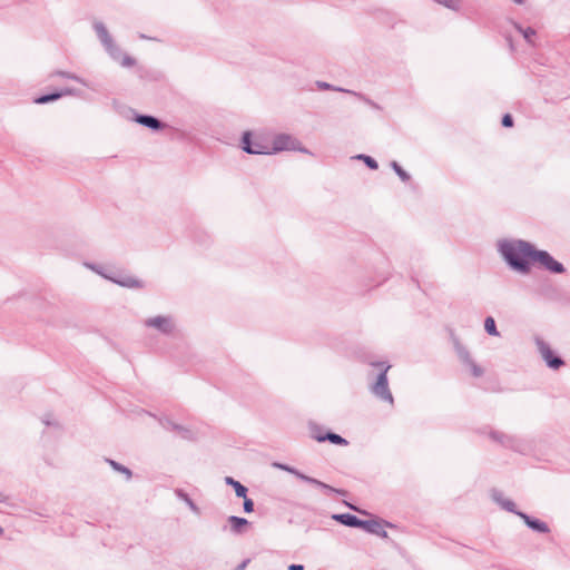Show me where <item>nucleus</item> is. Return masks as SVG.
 <instances>
[{
	"instance_id": "1",
	"label": "nucleus",
	"mask_w": 570,
	"mask_h": 570,
	"mask_svg": "<svg viewBox=\"0 0 570 570\" xmlns=\"http://www.w3.org/2000/svg\"><path fill=\"white\" fill-rule=\"evenodd\" d=\"M505 263L514 271L525 274L532 262L541 263L547 269L562 273L563 266L554 261L548 252H501Z\"/></svg>"
},
{
	"instance_id": "2",
	"label": "nucleus",
	"mask_w": 570,
	"mask_h": 570,
	"mask_svg": "<svg viewBox=\"0 0 570 570\" xmlns=\"http://www.w3.org/2000/svg\"><path fill=\"white\" fill-rule=\"evenodd\" d=\"M373 365L381 367V373L377 375L376 382L371 385V392L380 400L390 403L391 405L394 403L393 395L389 389L387 382V371L390 370V365L381 362L373 363Z\"/></svg>"
},
{
	"instance_id": "3",
	"label": "nucleus",
	"mask_w": 570,
	"mask_h": 570,
	"mask_svg": "<svg viewBox=\"0 0 570 570\" xmlns=\"http://www.w3.org/2000/svg\"><path fill=\"white\" fill-rule=\"evenodd\" d=\"M243 149L248 154L271 155V139L263 134L256 135L254 138L249 131L243 135Z\"/></svg>"
},
{
	"instance_id": "4",
	"label": "nucleus",
	"mask_w": 570,
	"mask_h": 570,
	"mask_svg": "<svg viewBox=\"0 0 570 570\" xmlns=\"http://www.w3.org/2000/svg\"><path fill=\"white\" fill-rule=\"evenodd\" d=\"M88 268L92 269L97 274L104 276L105 278H108L116 284H119L124 287H140V282L131 276H121L118 275L115 271H111L109 268L102 267V266H96L92 264H85Z\"/></svg>"
},
{
	"instance_id": "5",
	"label": "nucleus",
	"mask_w": 570,
	"mask_h": 570,
	"mask_svg": "<svg viewBox=\"0 0 570 570\" xmlns=\"http://www.w3.org/2000/svg\"><path fill=\"white\" fill-rule=\"evenodd\" d=\"M284 150L305 151L296 138L287 134H278L271 139V154Z\"/></svg>"
},
{
	"instance_id": "6",
	"label": "nucleus",
	"mask_w": 570,
	"mask_h": 570,
	"mask_svg": "<svg viewBox=\"0 0 570 570\" xmlns=\"http://www.w3.org/2000/svg\"><path fill=\"white\" fill-rule=\"evenodd\" d=\"M144 325L154 328L160 334L171 335L176 330V323L173 316L156 315L144 321Z\"/></svg>"
},
{
	"instance_id": "7",
	"label": "nucleus",
	"mask_w": 570,
	"mask_h": 570,
	"mask_svg": "<svg viewBox=\"0 0 570 570\" xmlns=\"http://www.w3.org/2000/svg\"><path fill=\"white\" fill-rule=\"evenodd\" d=\"M273 466L274 468H277L279 470H283V471H286L293 475H295L296 478H298L299 480L304 481V482H307L309 484H313V485H316L321 489H324L326 490L327 492H338L336 489L332 488L331 485L328 484H325L324 482L320 481V480H316L314 478H311L302 472H299L297 469L293 468V466H289L287 464H283V463H273Z\"/></svg>"
},
{
	"instance_id": "8",
	"label": "nucleus",
	"mask_w": 570,
	"mask_h": 570,
	"mask_svg": "<svg viewBox=\"0 0 570 570\" xmlns=\"http://www.w3.org/2000/svg\"><path fill=\"white\" fill-rule=\"evenodd\" d=\"M537 347L540 352L541 357L544 360L547 365L553 370H558L561 365H563V361L558 357L553 356L552 350L550 348L549 344L544 342L542 338L537 337L535 338Z\"/></svg>"
},
{
	"instance_id": "9",
	"label": "nucleus",
	"mask_w": 570,
	"mask_h": 570,
	"mask_svg": "<svg viewBox=\"0 0 570 570\" xmlns=\"http://www.w3.org/2000/svg\"><path fill=\"white\" fill-rule=\"evenodd\" d=\"M385 525H390L389 523H384L379 520H362L361 529L365 530L368 533L379 535L381 538H387V532L385 531Z\"/></svg>"
},
{
	"instance_id": "10",
	"label": "nucleus",
	"mask_w": 570,
	"mask_h": 570,
	"mask_svg": "<svg viewBox=\"0 0 570 570\" xmlns=\"http://www.w3.org/2000/svg\"><path fill=\"white\" fill-rule=\"evenodd\" d=\"M515 514L519 515L524 521V523L533 531H537L540 533L549 532V527L546 522L540 521L538 519H533L523 512H515Z\"/></svg>"
},
{
	"instance_id": "11",
	"label": "nucleus",
	"mask_w": 570,
	"mask_h": 570,
	"mask_svg": "<svg viewBox=\"0 0 570 570\" xmlns=\"http://www.w3.org/2000/svg\"><path fill=\"white\" fill-rule=\"evenodd\" d=\"M458 354H459L460 360L470 367V370L474 376L478 377V376L482 375V373H483L482 368L472 361L469 352L464 347L459 346Z\"/></svg>"
},
{
	"instance_id": "12",
	"label": "nucleus",
	"mask_w": 570,
	"mask_h": 570,
	"mask_svg": "<svg viewBox=\"0 0 570 570\" xmlns=\"http://www.w3.org/2000/svg\"><path fill=\"white\" fill-rule=\"evenodd\" d=\"M332 519L352 528H361L362 520L350 513L332 514Z\"/></svg>"
},
{
	"instance_id": "13",
	"label": "nucleus",
	"mask_w": 570,
	"mask_h": 570,
	"mask_svg": "<svg viewBox=\"0 0 570 570\" xmlns=\"http://www.w3.org/2000/svg\"><path fill=\"white\" fill-rule=\"evenodd\" d=\"M491 497L502 509H504L509 512H512V513L518 512L515 510L514 502L510 499L504 498L501 492L494 490V491H492Z\"/></svg>"
},
{
	"instance_id": "14",
	"label": "nucleus",
	"mask_w": 570,
	"mask_h": 570,
	"mask_svg": "<svg viewBox=\"0 0 570 570\" xmlns=\"http://www.w3.org/2000/svg\"><path fill=\"white\" fill-rule=\"evenodd\" d=\"M499 249H532V246L523 240L504 239L499 244Z\"/></svg>"
},
{
	"instance_id": "15",
	"label": "nucleus",
	"mask_w": 570,
	"mask_h": 570,
	"mask_svg": "<svg viewBox=\"0 0 570 570\" xmlns=\"http://www.w3.org/2000/svg\"><path fill=\"white\" fill-rule=\"evenodd\" d=\"M228 522L230 524L232 531L237 534L243 533L244 528L248 525V521L245 518L236 515H230L228 518Z\"/></svg>"
},
{
	"instance_id": "16",
	"label": "nucleus",
	"mask_w": 570,
	"mask_h": 570,
	"mask_svg": "<svg viewBox=\"0 0 570 570\" xmlns=\"http://www.w3.org/2000/svg\"><path fill=\"white\" fill-rule=\"evenodd\" d=\"M175 494L178 499H180L181 501H184L188 508L196 514H199V508L195 504V502L189 498V495L187 493H185L183 490L180 489H177L175 491Z\"/></svg>"
},
{
	"instance_id": "17",
	"label": "nucleus",
	"mask_w": 570,
	"mask_h": 570,
	"mask_svg": "<svg viewBox=\"0 0 570 570\" xmlns=\"http://www.w3.org/2000/svg\"><path fill=\"white\" fill-rule=\"evenodd\" d=\"M492 436L497 439L500 443H502L504 446L512 448L514 450H519L517 445V440L513 436L505 435V434H499L493 433Z\"/></svg>"
},
{
	"instance_id": "18",
	"label": "nucleus",
	"mask_w": 570,
	"mask_h": 570,
	"mask_svg": "<svg viewBox=\"0 0 570 570\" xmlns=\"http://www.w3.org/2000/svg\"><path fill=\"white\" fill-rule=\"evenodd\" d=\"M225 482L227 484L232 485L235 489V493H236L237 497H239V498H245L246 497L247 489L243 484H240L238 481L234 480L230 476H227L225 479Z\"/></svg>"
},
{
	"instance_id": "19",
	"label": "nucleus",
	"mask_w": 570,
	"mask_h": 570,
	"mask_svg": "<svg viewBox=\"0 0 570 570\" xmlns=\"http://www.w3.org/2000/svg\"><path fill=\"white\" fill-rule=\"evenodd\" d=\"M316 440L320 442L328 440L330 442H332L334 444H341V445L347 444V441L344 438H342L341 435L335 434V433H327L324 436H316Z\"/></svg>"
},
{
	"instance_id": "20",
	"label": "nucleus",
	"mask_w": 570,
	"mask_h": 570,
	"mask_svg": "<svg viewBox=\"0 0 570 570\" xmlns=\"http://www.w3.org/2000/svg\"><path fill=\"white\" fill-rule=\"evenodd\" d=\"M484 330H485V332L489 335H492V336H499L500 335V333L498 332L497 326H495V321L491 316H488L484 320Z\"/></svg>"
},
{
	"instance_id": "21",
	"label": "nucleus",
	"mask_w": 570,
	"mask_h": 570,
	"mask_svg": "<svg viewBox=\"0 0 570 570\" xmlns=\"http://www.w3.org/2000/svg\"><path fill=\"white\" fill-rule=\"evenodd\" d=\"M138 122L145 125V126H148L150 128H154V129H159L160 128V122L154 118V117H150V116H140L138 117Z\"/></svg>"
},
{
	"instance_id": "22",
	"label": "nucleus",
	"mask_w": 570,
	"mask_h": 570,
	"mask_svg": "<svg viewBox=\"0 0 570 570\" xmlns=\"http://www.w3.org/2000/svg\"><path fill=\"white\" fill-rule=\"evenodd\" d=\"M61 96H62V94H60V92L52 94V95H46V96H41V97L37 98L35 100V102L42 105V104H47L49 101H53V100L60 98Z\"/></svg>"
},
{
	"instance_id": "23",
	"label": "nucleus",
	"mask_w": 570,
	"mask_h": 570,
	"mask_svg": "<svg viewBox=\"0 0 570 570\" xmlns=\"http://www.w3.org/2000/svg\"><path fill=\"white\" fill-rule=\"evenodd\" d=\"M109 463H110V465H111L116 471H119V472H121V473H125L128 480L131 478V471H130L128 468H126V466H124V465H121V464H119V463H117V462H115V461H109Z\"/></svg>"
},
{
	"instance_id": "24",
	"label": "nucleus",
	"mask_w": 570,
	"mask_h": 570,
	"mask_svg": "<svg viewBox=\"0 0 570 570\" xmlns=\"http://www.w3.org/2000/svg\"><path fill=\"white\" fill-rule=\"evenodd\" d=\"M119 62L122 67H132L135 65V59L127 56V55H122L120 58H119Z\"/></svg>"
},
{
	"instance_id": "25",
	"label": "nucleus",
	"mask_w": 570,
	"mask_h": 570,
	"mask_svg": "<svg viewBox=\"0 0 570 570\" xmlns=\"http://www.w3.org/2000/svg\"><path fill=\"white\" fill-rule=\"evenodd\" d=\"M357 158L364 160V163L371 168V169H377V163L371 158L370 156L360 155Z\"/></svg>"
},
{
	"instance_id": "26",
	"label": "nucleus",
	"mask_w": 570,
	"mask_h": 570,
	"mask_svg": "<svg viewBox=\"0 0 570 570\" xmlns=\"http://www.w3.org/2000/svg\"><path fill=\"white\" fill-rule=\"evenodd\" d=\"M254 510V502L248 499L247 497L244 498V511L247 513L253 512Z\"/></svg>"
},
{
	"instance_id": "27",
	"label": "nucleus",
	"mask_w": 570,
	"mask_h": 570,
	"mask_svg": "<svg viewBox=\"0 0 570 570\" xmlns=\"http://www.w3.org/2000/svg\"><path fill=\"white\" fill-rule=\"evenodd\" d=\"M393 168L395 169L397 175L402 178V180L409 179V175L396 163H393Z\"/></svg>"
},
{
	"instance_id": "28",
	"label": "nucleus",
	"mask_w": 570,
	"mask_h": 570,
	"mask_svg": "<svg viewBox=\"0 0 570 570\" xmlns=\"http://www.w3.org/2000/svg\"><path fill=\"white\" fill-rule=\"evenodd\" d=\"M502 125L504 127H512L513 126V119H512L511 115L507 114V115L503 116Z\"/></svg>"
},
{
	"instance_id": "29",
	"label": "nucleus",
	"mask_w": 570,
	"mask_h": 570,
	"mask_svg": "<svg viewBox=\"0 0 570 570\" xmlns=\"http://www.w3.org/2000/svg\"><path fill=\"white\" fill-rule=\"evenodd\" d=\"M436 1L446 7H454L458 2V0H436Z\"/></svg>"
},
{
	"instance_id": "30",
	"label": "nucleus",
	"mask_w": 570,
	"mask_h": 570,
	"mask_svg": "<svg viewBox=\"0 0 570 570\" xmlns=\"http://www.w3.org/2000/svg\"><path fill=\"white\" fill-rule=\"evenodd\" d=\"M248 563L249 559H246L240 564H238L235 570H245Z\"/></svg>"
},
{
	"instance_id": "31",
	"label": "nucleus",
	"mask_w": 570,
	"mask_h": 570,
	"mask_svg": "<svg viewBox=\"0 0 570 570\" xmlns=\"http://www.w3.org/2000/svg\"><path fill=\"white\" fill-rule=\"evenodd\" d=\"M288 570H304V567L302 564H291Z\"/></svg>"
},
{
	"instance_id": "32",
	"label": "nucleus",
	"mask_w": 570,
	"mask_h": 570,
	"mask_svg": "<svg viewBox=\"0 0 570 570\" xmlns=\"http://www.w3.org/2000/svg\"><path fill=\"white\" fill-rule=\"evenodd\" d=\"M531 35H534V31L530 30L524 33L527 38L531 37Z\"/></svg>"
},
{
	"instance_id": "33",
	"label": "nucleus",
	"mask_w": 570,
	"mask_h": 570,
	"mask_svg": "<svg viewBox=\"0 0 570 570\" xmlns=\"http://www.w3.org/2000/svg\"><path fill=\"white\" fill-rule=\"evenodd\" d=\"M512 1L518 3V4H522L525 0H512Z\"/></svg>"
},
{
	"instance_id": "34",
	"label": "nucleus",
	"mask_w": 570,
	"mask_h": 570,
	"mask_svg": "<svg viewBox=\"0 0 570 570\" xmlns=\"http://www.w3.org/2000/svg\"><path fill=\"white\" fill-rule=\"evenodd\" d=\"M347 505H348L351 509H354V510L356 509V508H355L354 505H352V504H348V503H347Z\"/></svg>"
},
{
	"instance_id": "35",
	"label": "nucleus",
	"mask_w": 570,
	"mask_h": 570,
	"mask_svg": "<svg viewBox=\"0 0 570 570\" xmlns=\"http://www.w3.org/2000/svg\"><path fill=\"white\" fill-rule=\"evenodd\" d=\"M2 531H3V530H2V528L0 527V534L2 533Z\"/></svg>"
}]
</instances>
